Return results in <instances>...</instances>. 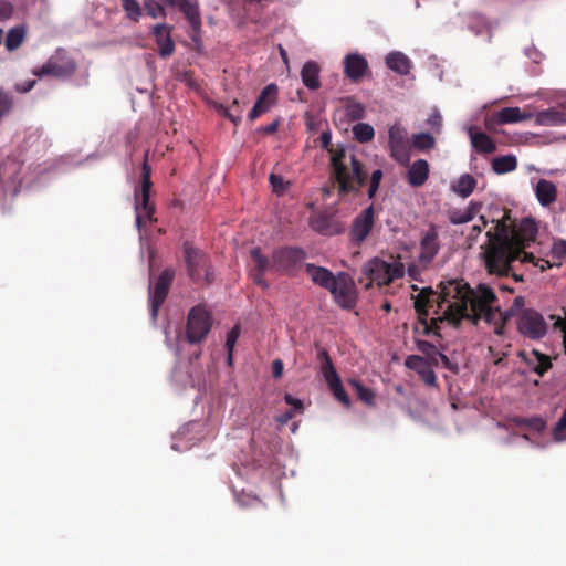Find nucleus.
<instances>
[{"label":"nucleus","mask_w":566,"mask_h":566,"mask_svg":"<svg viewBox=\"0 0 566 566\" xmlns=\"http://www.w3.org/2000/svg\"><path fill=\"white\" fill-rule=\"evenodd\" d=\"M439 307L443 318L452 324H458L462 319H468L474 325L484 322L488 325H495V331L502 315L493 290L484 284L471 289L463 282H449L443 290Z\"/></svg>","instance_id":"f257e3e1"},{"label":"nucleus","mask_w":566,"mask_h":566,"mask_svg":"<svg viewBox=\"0 0 566 566\" xmlns=\"http://www.w3.org/2000/svg\"><path fill=\"white\" fill-rule=\"evenodd\" d=\"M331 164L340 193L357 191L365 184L363 164L348 148L332 149Z\"/></svg>","instance_id":"f03ea898"},{"label":"nucleus","mask_w":566,"mask_h":566,"mask_svg":"<svg viewBox=\"0 0 566 566\" xmlns=\"http://www.w3.org/2000/svg\"><path fill=\"white\" fill-rule=\"evenodd\" d=\"M484 259L489 273L502 276L510 273L513 261H521L522 252L510 244L507 238L496 235L494 240H490L489 248L484 252Z\"/></svg>","instance_id":"7ed1b4c3"},{"label":"nucleus","mask_w":566,"mask_h":566,"mask_svg":"<svg viewBox=\"0 0 566 566\" xmlns=\"http://www.w3.org/2000/svg\"><path fill=\"white\" fill-rule=\"evenodd\" d=\"M361 272L377 285H388L405 275V265L400 261L387 262L380 258H373L367 261Z\"/></svg>","instance_id":"20e7f679"},{"label":"nucleus","mask_w":566,"mask_h":566,"mask_svg":"<svg viewBox=\"0 0 566 566\" xmlns=\"http://www.w3.org/2000/svg\"><path fill=\"white\" fill-rule=\"evenodd\" d=\"M317 360L319 363L321 374L332 395L338 402L348 408L350 406V398L347 395L339 375L334 367L332 358L325 348H319L317 350Z\"/></svg>","instance_id":"39448f33"},{"label":"nucleus","mask_w":566,"mask_h":566,"mask_svg":"<svg viewBox=\"0 0 566 566\" xmlns=\"http://www.w3.org/2000/svg\"><path fill=\"white\" fill-rule=\"evenodd\" d=\"M75 69L74 60L69 56L65 50L59 49L42 66L33 69L32 74L38 77L54 76L64 78L71 76Z\"/></svg>","instance_id":"423d86ee"},{"label":"nucleus","mask_w":566,"mask_h":566,"mask_svg":"<svg viewBox=\"0 0 566 566\" xmlns=\"http://www.w3.org/2000/svg\"><path fill=\"white\" fill-rule=\"evenodd\" d=\"M151 188L150 166L145 159L143 164L142 190L135 193L136 227L140 231L142 226L153 220L154 207L149 203V191Z\"/></svg>","instance_id":"0eeeda50"},{"label":"nucleus","mask_w":566,"mask_h":566,"mask_svg":"<svg viewBox=\"0 0 566 566\" xmlns=\"http://www.w3.org/2000/svg\"><path fill=\"white\" fill-rule=\"evenodd\" d=\"M212 321L208 311L197 305L188 314L187 339L190 344L202 342L211 329Z\"/></svg>","instance_id":"6e6552de"},{"label":"nucleus","mask_w":566,"mask_h":566,"mask_svg":"<svg viewBox=\"0 0 566 566\" xmlns=\"http://www.w3.org/2000/svg\"><path fill=\"white\" fill-rule=\"evenodd\" d=\"M175 277V270L171 268L165 269L159 275L157 282L153 285L149 283L148 300L149 312L153 321H156L159 308L167 297L169 286Z\"/></svg>","instance_id":"1a4fd4ad"},{"label":"nucleus","mask_w":566,"mask_h":566,"mask_svg":"<svg viewBox=\"0 0 566 566\" xmlns=\"http://www.w3.org/2000/svg\"><path fill=\"white\" fill-rule=\"evenodd\" d=\"M184 254L187 264L188 275L193 282H199L205 272V280L207 283L212 282V272L207 266V259L205 253L186 242L184 244Z\"/></svg>","instance_id":"9d476101"},{"label":"nucleus","mask_w":566,"mask_h":566,"mask_svg":"<svg viewBox=\"0 0 566 566\" xmlns=\"http://www.w3.org/2000/svg\"><path fill=\"white\" fill-rule=\"evenodd\" d=\"M388 145L390 156L400 165L406 166L410 161V143L407 130L399 124L389 127Z\"/></svg>","instance_id":"9b49d317"},{"label":"nucleus","mask_w":566,"mask_h":566,"mask_svg":"<svg viewBox=\"0 0 566 566\" xmlns=\"http://www.w3.org/2000/svg\"><path fill=\"white\" fill-rule=\"evenodd\" d=\"M518 332L531 339H539L547 332V324L542 314L534 310H525L517 321Z\"/></svg>","instance_id":"f8f14e48"},{"label":"nucleus","mask_w":566,"mask_h":566,"mask_svg":"<svg viewBox=\"0 0 566 566\" xmlns=\"http://www.w3.org/2000/svg\"><path fill=\"white\" fill-rule=\"evenodd\" d=\"M439 233L440 227L433 223H430L428 229L422 232L418 261L424 266L431 263L440 251Z\"/></svg>","instance_id":"ddd939ff"},{"label":"nucleus","mask_w":566,"mask_h":566,"mask_svg":"<svg viewBox=\"0 0 566 566\" xmlns=\"http://www.w3.org/2000/svg\"><path fill=\"white\" fill-rule=\"evenodd\" d=\"M305 259V252L298 248H282L272 255V268L275 271L290 272L295 270Z\"/></svg>","instance_id":"4468645a"},{"label":"nucleus","mask_w":566,"mask_h":566,"mask_svg":"<svg viewBox=\"0 0 566 566\" xmlns=\"http://www.w3.org/2000/svg\"><path fill=\"white\" fill-rule=\"evenodd\" d=\"M327 290L343 307L353 306L355 302L354 282L348 274L339 272Z\"/></svg>","instance_id":"2eb2a0df"},{"label":"nucleus","mask_w":566,"mask_h":566,"mask_svg":"<svg viewBox=\"0 0 566 566\" xmlns=\"http://www.w3.org/2000/svg\"><path fill=\"white\" fill-rule=\"evenodd\" d=\"M538 233V227L534 219L524 218L516 227L512 239H507L510 244L516 247V250L526 252L525 249L535 242Z\"/></svg>","instance_id":"dca6fc26"},{"label":"nucleus","mask_w":566,"mask_h":566,"mask_svg":"<svg viewBox=\"0 0 566 566\" xmlns=\"http://www.w3.org/2000/svg\"><path fill=\"white\" fill-rule=\"evenodd\" d=\"M374 227V207L369 206L358 214L352 224L350 238L356 244H360L366 240Z\"/></svg>","instance_id":"f3484780"},{"label":"nucleus","mask_w":566,"mask_h":566,"mask_svg":"<svg viewBox=\"0 0 566 566\" xmlns=\"http://www.w3.org/2000/svg\"><path fill=\"white\" fill-rule=\"evenodd\" d=\"M432 364L433 363L428 361L424 357L418 355H410L405 360L406 367L415 370L428 386H436L437 384V377L432 369Z\"/></svg>","instance_id":"a211bd4d"},{"label":"nucleus","mask_w":566,"mask_h":566,"mask_svg":"<svg viewBox=\"0 0 566 566\" xmlns=\"http://www.w3.org/2000/svg\"><path fill=\"white\" fill-rule=\"evenodd\" d=\"M277 94V86L273 83L266 85L260 93L255 104L250 111L248 118L250 120L256 119L262 114L266 113L275 103Z\"/></svg>","instance_id":"6ab92c4d"},{"label":"nucleus","mask_w":566,"mask_h":566,"mask_svg":"<svg viewBox=\"0 0 566 566\" xmlns=\"http://www.w3.org/2000/svg\"><path fill=\"white\" fill-rule=\"evenodd\" d=\"M368 69L367 60L358 53H350L344 57V73L354 82L359 81Z\"/></svg>","instance_id":"aec40b11"},{"label":"nucleus","mask_w":566,"mask_h":566,"mask_svg":"<svg viewBox=\"0 0 566 566\" xmlns=\"http://www.w3.org/2000/svg\"><path fill=\"white\" fill-rule=\"evenodd\" d=\"M517 355L527 366L524 373L533 371L538 376H543L552 367L549 357L537 350H532L531 353L518 352Z\"/></svg>","instance_id":"412c9836"},{"label":"nucleus","mask_w":566,"mask_h":566,"mask_svg":"<svg viewBox=\"0 0 566 566\" xmlns=\"http://www.w3.org/2000/svg\"><path fill=\"white\" fill-rule=\"evenodd\" d=\"M153 33L158 45V53L161 57L171 55L175 51V44L170 35V28L165 23L153 27Z\"/></svg>","instance_id":"4be33fe9"},{"label":"nucleus","mask_w":566,"mask_h":566,"mask_svg":"<svg viewBox=\"0 0 566 566\" xmlns=\"http://www.w3.org/2000/svg\"><path fill=\"white\" fill-rule=\"evenodd\" d=\"M535 123L539 126H562L566 125V109L549 107L537 113H533Z\"/></svg>","instance_id":"5701e85b"},{"label":"nucleus","mask_w":566,"mask_h":566,"mask_svg":"<svg viewBox=\"0 0 566 566\" xmlns=\"http://www.w3.org/2000/svg\"><path fill=\"white\" fill-rule=\"evenodd\" d=\"M385 64L399 75H408L413 66L411 60L401 51H391L386 54Z\"/></svg>","instance_id":"b1692460"},{"label":"nucleus","mask_w":566,"mask_h":566,"mask_svg":"<svg viewBox=\"0 0 566 566\" xmlns=\"http://www.w3.org/2000/svg\"><path fill=\"white\" fill-rule=\"evenodd\" d=\"M472 147L480 153L491 154L495 151L496 145L493 139L483 132H478L473 126L468 128Z\"/></svg>","instance_id":"393cba45"},{"label":"nucleus","mask_w":566,"mask_h":566,"mask_svg":"<svg viewBox=\"0 0 566 566\" xmlns=\"http://www.w3.org/2000/svg\"><path fill=\"white\" fill-rule=\"evenodd\" d=\"M534 116L531 112H524L520 107H504L495 113L499 124H514L527 120Z\"/></svg>","instance_id":"a878e982"},{"label":"nucleus","mask_w":566,"mask_h":566,"mask_svg":"<svg viewBox=\"0 0 566 566\" xmlns=\"http://www.w3.org/2000/svg\"><path fill=\"white\" fill-rule=\"evenodd\" d=\"M177 7L185 14L192 30L196 32L200 31L201 14L198 2L192 0H178Z\"/></svg>","instance_id":"bb28decb"},{"label":"nucleus","mask_w":566,"mask_h":566,"mask_svg":"<svg viewBox=\"0 0 566 566\" xmlns=\"http://www.w3.org/2000/svg\"><path fill=\"white\" fill-rule=\"evenodd\" d=\"M535 195L543 207H547L557 199V188L554 182L539 179L535 186Z\"/></svg>","instance_id":"cd10ccee"},{"label":"nucleus","mask_w":566,"mask_h":566,"mask_svg":"<svg viewBox=\"0 0 566 566\" xmlns=\"http://www.w3.org/2000/svg\"><path fill=\"white\" fill-rule=\"evenodd\" d=\"M319 72L321 69L316 62L307 61L304 63L301 70V78L308 90L315 91L321 87Z\"/></svg>","instance_id":"c85d7f7f"},{"label":"nucleus","mask_w":566,"mask_h":566,"mask_svg":"<svg viewBox=\"0 0 566 566\" xmlns=\"http://www.w3.org/2000/svg\"><path fill=\"white\" fill-rule=\"evenodd\" d=\"M429 177V164L424 159L416 160L408 170V182L413 187L422 186Z\"/></svg>","instance_id":"c756f323"},{"label":"nucleus","mask_w":566,"mask_h":566,"mask_svg":"<svg viewBox=\"0 0 566 566\" xmlns=\"http://www.w3.org/2000/svg\"><path fill=\"white\" fill-rule=\"evenodd\" d=\"M338 115L344 117L347 122H357L365 117V106L355 101L354 98H347L345 104L338 109Z\"/></svg>","instance_id":"7c9ffc66"},{"label":"nucleus","mask_w":566,"mask_h":566,"mask_svg":"<svg viewBox=\"0 0 566 566\" xmlns=\"http://www.w3.org/2000/svg\"><path fill=\"white\" fill-rule=\"evenodd\" d=\"M306 273L315 284L325 289H328L335 279L328 269L312 263L306 264Z\"/></svg>","instance_id":"2f4dec72"},{"label":"nucleus","mask_w":566,"mask_h":566,"mask_svg":"<svg viewBox=\"0 0 566 566\" xmlns=\"http://www.w3.org/2000/svg\"><path fill=\"white\" fill-rule=\"evenodd\" d=\"M476 187V180L469 174L460 176L451 186V190L462 198L469 197Z\"/></svg>","instance_id":"473e14b6"},{"label":"nucleus","mask_w":566,"mask_h":566,"mask_svg":"<svg viewBox=\"0 0 566 566\" xmlns=\"http://www.w3.org/2000/svg\"><path fill=\"white\" fill-rule=\"evenodd\" d=\"M517 167V158L514 155H504L492 159V170L496 175H504L514 171Z\"/></svg>","instance_id":"72a5a7b5"},{"label":"nucleus","mask_w":566,"mask_h":566,"mask_svg":"<svg viewBox=\"0 0 566 566\" xmlns=\"http://www.w3.org/2000/svg\"><path fill=\"white\" fill-rule=\"evenodd\" d=\"M417 348L420 353H422L426 356V359L428 361H431L433 364H439V361L447 364L448 357L442 354L438 348L427 340H418L417 342Z\"/></svg>","instance_id":"f704fd0d"},{"label":"nucleus","mask_w":566,"mask_h":566,"mask_svg":"<svg viewBox=\"0 0 566 566\" xmlns=\"http://www.w3.org/2000/svg\"><path fill=\"white\" fill-rule=\"evenodd\" d=\"M348 385L355 390L357 398L365 405L371 407L376 405L375 391L363 385L359 380L350 378Z\"/></svg>","instance_id":"c9c22d12"},{"label":"nucleus","mask_w":566,"mask_h":566,"mask_svg":"<svg viewBox=\"0 0 566 566\" xmlns=\"http://www.w3.org/2000/svg\"><path fill=\"white\" fill-rule=\"evenodd\" d=\"M480 205L470 202L463 210H455L450 213L449 220L452 224L470 222L480 209Z\"/></svg>","instance_id":"e433bc0d"},{"label":"nucleus","mask_w":566,"mask_h":566,"mask_svg":"<svg viewBox=\"0 0 566 566\" xmlns=\"http://www.w3.org/2000/svg\"><path fill=\"white\" fill-rule=\"evenodd\" d=\"M27 30L23 25L11 28L4 38V46L9 52L17 50L24 41Z\"/></svg>","instance_id":"4c0bfd02"},{"label":"nucleus","mask_w":566,"mask_h":566,"mask_svg":"<svg viewBox=\"0 0 566 566\" xmlns=\"http://www.w3.org/2000/svg\"><path fill=\"white\" fill-rule=\"evenodd\" d=\"M218 112L223 116L228 117L233 124H238L241 122L243 106L240 104L238 99H234L232 105L226 107L223 105L218 106Z\"/></svg>","instance_id":"58836bf2"},{"label":"nucleus","mask_w":566,"mask_h":566,"mask_svg":"<svg viewBox=\"0 0 566 566\" xmlns=\"http://www.w3.org/2000/svg\"><path fill=\"white\" fill-rule=\"evenodd\" d=\"M352 130L355 139L359 143H368L375 136L374 127L367 123H357Z\"/></svg>","instance_id":"ea45409f"},{"label":"nucleus","mask_w":566,"mask_h":566,"mask_svg":"<svg viewBox=\"0 0 566 566\" xmlns=\"http://www.w3.org/2000/svg\"><path fill=\"white\" fill-rule=\"evenodd\" d=\"M434 145L436 140L429 133H419L412 136V146L420 151H428Z\"/></svg>","instance_id":"a19ab883"},{"label":"nucleus","mask_w":566,"mask_h":566,"mask_svg":"<svg viewBox=\"0 0 566 566\" xmlns=\"http://www.w3.org/2000/svg\"><path fill=\"white\" fill-rule=\"evenodd\" d=\"M240 334H241V328H240L239 324H235L227 334V339H226V348L228 352L227 361H228V365H230V366L232 365V361H233V349H234L238 338L240 337Z\"/></svg>","instance_id":"79ce46f5"},{"label":"nucleus","mask_w":566,"mask_h":566,"mask_svg":"<svg viewBox=\"0 0 566 566\" xmlns=\"http://www.w3.org/2000/svg\"><path fill=\"white\" fill-rule=\"evenodd\" d=\"M123 10L126 13V17L134 22L139 21L143 15V10L137 0H120Z\"/></svg>","instance_id":"37998d69"},{"label":"nucleus","mask_w":566,"mask_h":566,"mask_svg":"<svg viewBox=\"0 0 566 566\" xmlns=\"http://www.w3.org/2000/svg\"><path fill=\"white\" fill-rule=\"evenodd\" d=\"M13 105V95L9 91L0 88V120L11 113Z\"/></svg>","instance_id":"c03bdc74"},{"label":"nucleus","mask_w":566,"mask_h":566,"mask_svg":"<svg viewBox=\"0 0 566 566\" xmlns=\"http://www.w3.org/2000/svg\"><path fill=\"white\" fill-rule=\"evenodd\" d=\"M251 256L256 265L258 271L261 273H264L269 269H273L272 262H270L269 259L261 253L260 248H253L251 250Z\"/></svg>","instance_id":"a18cd8bd"},{"label":"nucleus","mask_w":566,"mask_h":566,"mask_svg":"<svg viewBox=\"0 0 566 566\" xmlns=\"http://www.w3.org/2000/svg\"><path fill=\"white\" fill-rule=\"evenodd\" d=\"M522 263H532L534 266L539 268L542 271L552 268V263L544 258H537L532 252H523Z\"/></svg>","instance_id":"49530a36"},{"label":"nucleus","mask_w":566,"mask_h":566,"mask_svg":"<svg viewBox=\"0 0 566 566\" xmlns=\"http://www.w3.org/2000/svg\"><path fill=\"white\" fill-rule=\"evenodd\" d=\"M522 263H532L534 266L539 268L542 271L552 268V263L544 258H537L532 252H523Z\"/></svg>","instance_id":"de8ad7c7"},{"label":"nucleus","mask_w":566,"mask_h":566,"mask_svg":"<svg viewBox=\"0 0 566 566\" xmlns=\"http://www.w3.org/2000/svg\"><path fill=\"white\" fill-rule=\"evenodd\" d=\"M145 9L147 14L153 18H165L166 17V10L161 3H159L156 0H146L145 1Z\"/></svg>","instance_id":"09e8293b"},{"label":"nucleus","mask_w":566,"mask_h":566,"mask_svg":"<svg viewBox=\"0 0 566 566\" xmlns=\"http://www.w3.org/2000/svg\"><path fill=\"white\" fill-rule=\"evenodd\" d=\"M269 181L271 184L273 192H275L279 196L283 195L290 186L289 181H286L282 176L276 174H271L269 177Z\"/></svg>","instance_id":"8fccbe9b"},{"label":"nucleus","mask_w":566,"mask_h":566,"mask_svg":"<svg viewBox=\"0 0 566 566\" xmlns=\"http://www.w3.org/2000/svg\"><path fill=\"white\" fill-rule=\"evenodd\" d=\"M382 176H384V174L380 169H376L373 171L369 188H368V197L369 198H373L376 195V192L379 188V185L381 182Z\"/></svg>","instance_id":"3c124183"},{"label":"nucleus","mask_w":566,"mask_h":566,"mask_svg":"<svg viewBox=\"0 0 566 566\" xmlns=\"http://www.w3.org/2000/svg\"><path fill=\"white\" fill-rule=\"evenodd\" d=\"M427 124L436 129L437 132H440L442 126V117L438 111H434L427 119Z\"/></svg>","instance_id":"603ef678"},{"label":"nucleus","mask_w":566,"mask_h":566,"mask_svg":"<svg viewBox=\"0 0 566 566\" xmlns=\"http://www.w3.org/2000/svg\"><path fill=\"white\" fill-rule=\"evenodd\" d=\"M13 7L7 0H0V20H7L12 15Z\"/></svg>","instance_id":"864d4df0"},{"label":"nucleus","mask_w":566,"mask_h":566,"mask_svg":"<svg viewBox=\"0 0 566 566\" xmlns=\"http://www.w3.org/2000/svg\"><path fill=\"white\" fill-rule=\"evenodd\" d=\"M36 84L35 80H28L25 82H20L14 84V90L19 93H28L30 92Z\"/></svg>","instance_id":"5fc2aeb1"},{"label":"nucleus","mask_w":566,"mask_h":566,"mask_svg":"<svg viewBox=\"0 0 566 566\" xmlns=\"http://www.w3.org/2000/svg\"><path fill=\"white\" fill-rule=\"evenodd\" d=\"M284 365L281 359H275L272 363V373L274 378H280L283 375Z\"/></svg>","instance_id":"6e6d98bb"},{"label":"nucleus","mask_w":566,"mask_h":566,"mask_svg":"<svg viewBox=\"0 0 566 566\" xmlns=\"http://www.w3.org/2000/svg\"><path fill=\"white\" fill-rule=\"evenodd\" d=\"M525 54L528 59H531L534 63H539L542 60V54L535 48L525 49Z\"/></svg>","instance_id":"4d7b16f0"},{"label":"nucleus","mask_w":566,"mask_h":566,"mask_svg":"<svg viewBox=\"0 0 566 566\" xmlns=\"http://www.w3.org/2000/svg\"><path fill=\"white\" fill-rule=\"evenodd\" d=\"M553 252L557 255L566 254V241L559 240V241L554 242Z\"/></svg>","instance_id":"13d9d810"},{"label":"nucleus","mask_w":566,"mask_h":566,"mask_svg":"<svg viewBox=\"0 0 566 566\" xmlns=\"http://www.w3.org/2000/svg\"><path fill=\"white\" fill-rule=\"evenodd\" d=\"M285 401L286 403L293 406L294 410H301L303 408V402L300 399L292 397L291 395L285 396Z\"/></svg>","instance_id":"bf43d9fd"},{"label":"nucleus","mask_w":566,"mask_h":566,"mask_svg":"<svg viewBox=\"0 0 566 566\" xmlns=\"http://www.w3.org/2000/svg\"><path fill=\"white\" fill-rule=\"evenodd\" d=\"M407 272H408V275L410 276V279L413 281H417L420 276V270H419L418 265H416V264H410L408 266Z\"/></svg>","instance_id":"052dcab7"},{"label":"nucleus","mask_w":566,"mask_h":566,"mask_svg":"<svg viewBox=\"0 0 566 566\" xmlns=\"http://www.w3.org/2000/svg\"><path fill=\"white\" fill-rule=\"evenodd\" d=\"M523 306H524V297H522V296H516V297L514 298V302H513L512 308L509 311V313H510V314H513V312H515V311H520Z\"/></svg>","instance_id":"680f3d73"},{"label":"nucleus","mask_w":566,"mask_h":566,"mask_svg":"<svg viewBox=\"0 0 566 566\" xmlns=\"http://www.w3.org/2000/svg\"><path fill=\"white\" fill-rule=\"evenodd\" d=\"M263 274L264 273H261L260 271H258L255 274H253V281L254 283H256L258 285L266 289L269 286L268 282L263 279Z\"/></svg>","instance_id":"e2e57ef3"},{"label":"nucleus","mask_w":566,"mask_h":566,"mask_svg":"<svg viewBox=\"0 0 566 566\" xmlns=\"http://www.w3.org/2000/svg\"><path fill=\"white\" fill-rule=\"evenodd\" d=\"M279 122H273L264 127L261 128V130L265 134H273L277 130Z\"/></svg>","instance_id":"0e129e2a"},{"label":"nucleus","mask_w":566,"mask_h":566,"mask_svg":"<svg viewBox=\"0 0 566 566\" xmlns=\"http://www.w3.org/2000/svg\"><path fill=\"white\" fill-rule=\"evenodd\" d=\"M321 143H322V146L323 147H328L329 143H331V134L329 133H322L321 135Z\"/></svg>","instance_id":"69168bd1"},{"label":"nucleus","mask_w":566,"mask_h":566,"mask_svg":"<svg viewBox=\"0 0 566 566\" xmlns=\"http://www.w3.org/2000/svg\"><path fill=\"white\" fill-rule=\"evenodd\" d=\"M486 226V221L481 217V223L474 224L472 227V232L480 233L482 231V228Z\"/></svg>","instance_id":"338daca9"},{"label":"nucleus","mask_w":566,"mask_h":566,"mask_svg":"<svg viewBox=\"0 0 566 566\" xmlns=\"http://www.w3.org/2000/svg\"><path fill=\"white\" fill-rule=\"evenodd\" d=\"M292 417H293V412H292V411H287V412H285V413H283V415L281 416L280 421H282V422H286V421H289L290 419H292Z\"/></svg>","instance_id":"774afa93"}]
</instances>
